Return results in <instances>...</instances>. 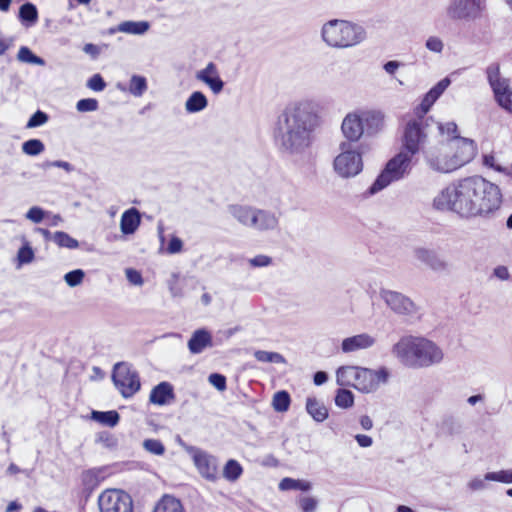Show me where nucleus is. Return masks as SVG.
I'll return each instance as SVG.
<instances>
[{"label": "nucleus", "instance_id": "obj_12", "mask_svg": "<svg viewBox=\"0 0 512 512\" xmlns=\"http://www.w3.org/2000/svg\"><path fill=\"white\" fill-rule=\"evenodd\" d=\"M347 142L340 144L341 153L334 159V169L342 177L357 175L363 167L362 156L359 152L350 150Z\"/></svg>", "mask_w": 512, "mask_h": 512}, {"label": "nucleus", "instance_id": "obj_22", "mask_svg": "<svg viewBox=\"0 0 512 512\" xmlns=\"http://www.w3.org/2000/svg\"><path fill=\"white\" fill-rule=\"evenodd\" d=\"M416 256L421 262L425 263L432 270L441 271L447 268V263L440 259L438 255L433 251L419 248L416 250Z\"/></svg>", "mask_w": 512, "mask_h": 512}, {"label": "nucleus", "instance_id": "obj_33", "mask_svg": "<svg viewBox=\"0 0 512 512\" xmlns=\"http://www.w3.org/2000/svg\"><path fill=\"white\" fill-rule=\"evenodd\" d=\"M149 29V24L145 21L133 22L125 21L119 24L118 30L128 34H143Z\"/></svg>", "mask_w": 512, "mask_h": 512}, {"label": "nucleus", "instance_id": "obj_50", "mask_svg": "<svg viewBox=\"0 0 512 512\" xmlns=\"http://www.w3.org/2000/svg\"><path fill=\"white\" fill-rule=\"evenodd\" d=\"M483 166L493 169L497 172H502L504 168L497 162L494 153L484 154L482 156Z\"/></svg>", "mask_w": 512, "mask_h": 512}, {"label": "nucleus", "instance_id": "obj_32", "mask_svg": "<svg viewBox=\"0 0 512 512\" xmlns=\"http://www.w3.org/2000/svg\"><path fill=\"white\" fill-rule=\"evenodd\" d=\"M92 418L96 420L97 422L104 424L109 427H114L118 424L120 420V416L117 411L111 410V411H93L92 412Z\"/></svg>", "mask_w": 512, "mask_h": 512}, {"label": "nucleus", "instance_id": "obj_29", "mask_svg": "<svg viewBox=\"0 0 512 512\" xmlns=\"http://www.w3.org/2000/svg\"><path fill=\"white\" fill-rule=\"evenodd\" d=\"M281 491L300 490L308 491L311 489L312 484L307 480L293 479L290 477L283 478L279 483Z\"/></svg>", "mask_w": 512, "mask_h": 512}, {"label": "nucleus", "instance_id": "obj_8", "mask_svg": "<svg viewBox=\"0 0 512 512\" xmlns=\"http://www.w3.org/2000/svg\"><path fill=\"white\" fill-rule=\"evenodd\" d=\"M429 118L413 116L402 127L400 149L415 156L422 152L428 141Z\"/></svg>", "mask_w": 512, "mask_h": 512}, {"label": "nucleus", "instance_id": "obj_21", "mask_svg": "<svg viewBox=\"0 0 512 512\" xmlns=\"http://www.w3.org/2000/svg\"><path fill=\"white\" fill-rule=\"evenodd\" d=\"M152 512H187L182 501L170 494H164L155 504Z\"/></svg>", "mask_w": 512, "mask_h": 512}, {"label": "nucleus", "instance_id": "obj_36", "mask_svg": "<svg viewBox=\"0 0 512 512\" xmlns=\"http://www.w3.org/2000/svg\"><path fill=\"white\" fill-rule=\"evenodd\" d=\"M254 358L262 363H285L286 360L283 355L278 352H269L264 350H257L254 352Z\"/></svg>", "mask_w": 512, "mask_h": 512}, {"label": "nucleus", "instance_id": "obj_7", "mask_svg": "<svg viewBox=\"0 0 512 512\" xmlns=\"http://www.w3.org/2000/svg\"><path fill=\"white\" fill-rule=\"evenodd\" d=\"M323 40L332 47L346 48L363 39L361 27L345 20H331L322 28Z\"/></svg>", "mask_w": 512, "mask_h": 512}, {"label": "nucleus", "instance_id": "obj_56", "mask_svg": "<svg viewBox=\"0 0 512 512\" xmlns=\"http://www.w3.org/2000/svg\"><path fill=\"white\" fill-rule=\"evenodd\" d=\"M125 274L130 283H132L134 285H142L143 284V278L139 271H137L133 268H128V269H126Z\"/></svg>", "mask_w": 512, "mask_h": 512}, {"label": "nucleus", "instance_id": "obj_46", "mask_svg": "<svg viewBox=\"0 0 512 512\" xmlns=\"http://www.w3.org/2000/svg\"><path fill=\"white\" fill-rule=\"evenodd\" d=\"M298 505L302 512H314L317 508L318 501L311 496H303L298 499Z\"/></svg>", "mask_w": 512, "mask_h": 512}, {"label": "nucleus", "instance_id": "obj_19", "mask_svg": "<svg viewBox=\"0 0 512 512\" xmlns=\"http://www.w3.org/2000/svg\"><path fill=\"white\" fill-rule=\"evenodd\" d=\"M374 344V338L368 334H358L345 338L342 341L341 348L345 353L354 352L360 349H366Z\"/></svg>", "mask_w": 512, "mask_h": 512}, {"label": "nucleus", "instance_id": "obj_16", "mask_svg": "<svg viewBox=\"0 0 512 512\" xmlns=\"http://www.w3.org/2000/svg\"><path fill=\"white\" fill-rule=\"evenodd\" d=\"M196 79L205 83L214 94L223 90L224 82L220 78L218 68L215 63L209 62L207 66L196 73Z\"/></svg>", "mask_w": 512, "mask_h": 512}, {"label": "nucleus", "instance_id": "obj_58", "mask_svg": "<svg viewBox=\"0 0 512 512\" xmlns=\"http://www.w3.org/2000/svg\"><path fill=\"white\" fill-rule=\"evenodd\" d=\"M426 47L433 52H441L443 49V43L437 37H430L426 42Z\"/></svg>", "mask_w": 512, "mask_h": 512}, {"label": "nucleus", "instance_id": "obj_15", "mask_svg": "<svg viewBox=\"0 0 512 512\" xmlns=\"http://www.w3.org/2000/svg\"><path fill=\"white\" fill-rule=\"evenodd\" d=\"M382 297L387 305L398 314H411L416 309L413 301L401 293L395 291H384Z\"/></svg>", "mask_w": 512, "mask_h": 512}, {"label": "nucleus", "instance_id": "obj_4", "mask_svg": "<svg viewBox=\"0 0 512 512\" xmlns=\"http://www.w3.org/2000/svg\"><path fill=\"white\" fill-rule=\"evenodd\" d=\"M478 154L477 143L469 138L451 139L443 151L427 158L429 166L442 173H450L470 163Z\"/></svg>", "mask_w": 512, "mask_h": 512}, {"label": "nucleus", "instance_id": "obj_20", "mask_svg": "<svg viewBox=\"0 0 512 512\" xmlns=\"http://www.w3.org/2000/svg\"><path fill=\"white\" fill-rule=\"evenodd\" d=\"M140 223L141 215L136 208L132 207L124 211V213L121 216V232L125 235L133 234L138 229Z\"/></svg>", "mask_w": 512, "mask_h": 512}, {"label": "nucleus", "instance_id": "obj_25", "mask_svg": "<svg viewBox=\"0 0 512 512\" xmlns=\"http://www.w3.org/2000/svg\"><path fill=\"white\" fill-rule=\"evenodd\" d=\"M104 477L100 469H88L81 474V484L86 491H93L97 488Z\"/></svg>", "mask_w": 512, "mask_h": 512}, {"label": "nucleus", "instance_id": "obj_47", "mask_svg": "<svg viewBox=\"0 0 512 512\" xmlns=\"http://www.w3.org/2000/svg\"><path fill=\"white\" fill-rule=\"evenodd\" d=\"M84 276V272L81 269H77L65 274L64 279L70 287H75L83 281Z\"/></svg>", "mask_w": 512, "mask_h": 512}, {"label": "nucleus", "instance_id": "obj_57", "mask_svg": "<svg viewBox=\"0 0 512 512\" xmlns=\"http://www.w3.org/2000/svg\"><path fill=\"white\" fill-rule=\"evenodd\" d=\"M26 217L34 223H39L44 218V211L39 207H32L27 212Z\"/></svg>", "mask_w": 512, "mask_h": 512}, {"label": "nucleus", "instance_id": "obj_5", "mask_svg": "<svg viewBox=\"0 0 512 512\" xmlns=\"http://www.w3.org/2000/svg\"><path fill=\"white\" fill-rule=\"evenodd\" d=\"M385 114L378 109H358L348 113L341 124L344 137L357 142L366 134L374 136L384 130Z\"/></svg>", "mask_w": 512, "mask_h": 512}, {"label": "nucleus", "instance_id": "obj_31", "mask_svg": "<svg viewBox=\"0 0 512 512\" xmlns=\"http://www.w3.org/2000/svg\"><path fill=\"white\" fill-rule=\"evenodd\" d=\"M439 98L432 89H430L423 97L421 103L414 109V116L416 117H425L427 112L433 106V104Z\"/></svg>", "mask_w": 512, "mask_h": 512}, {"label": "nucleus", "instance_id": "obj_45", "mask_svg": "<svg viewBox=\"0 0 512 512\" xmlns=\"http://www.w3.org/2000/svg\"><path fill=\"white\" fill-rule=\"evenodd\" d=\"M48 119L49 117L45 112L38 110L29 118L26 128L31 129L42 126L48 121Z\"/></svg>", "mask_w": 512, "mask_h": 512}, {"label": "nucleus", "instance_id": "obj_40", "mask_svg": "<svg viewBox=\"0 0 512 512\" xmlns=\"http://www.w3.org/2000/svg\"><path fill=\"white\" fill-rule=\"evenodd\" d=\"M147 90L145 77L134 75L130 80L129 91L134 96H141Z\"/></svg>", "mask_w": 512, "mask_h": 512}, {"label": "nucleus", "instance_id": "obj_34", "mask_svg": "<svg viewBox=\"0 0 512 512\" xmlns=\"http://www.w3.org/2000/svg\"><path fill=\"white\" fill-rule=\"evenodd\" d=\"M291 403L290 395L287 391L281 390L274 394L272 405L275 411L285 412L289 409Z\"/></svg>", "mask_w": 512, "mask_h": 512}, {"label": "nucleus", "instance_id": "obj_55", "mask_svg": "<svg viewBox=\"0 0 512 512\" xmlns=\"http://www.w3.org/2000/svg\"><path fill=\"white\" fill-rule=\"evenodd\" d=\"M272 263V259L266 255H256L255 257L249 259V264L252 267H266Z\"/></svg>", "mask_w": 512, "mask_h": 512}, {"label": "nucleus", "instance_id": "obj_44", "mask_svg": "<svg viewBox=\"0 0 512 512\" xmlns=\"http://www.w3.org/2000/svg\"><path fill=\"white\" fill-rule=\"evenodd\" d=\"M144 448L154 455H163L165 447L163 443L158 439H146L143 443Z\"/></svg>", "mask_w": 512, "mask_h": 512}, {"label": "nucleus", "instance_id": "obj_39", "mask_svg": "<svg viewBox=\"0 0 512 512\" xmlns=\"http://www.w3.org/2000/svg\"><path fill=\"white\" fill-rule=\"evenodd\" d=\"M494 95L498 104L509 113H512V90L506 86Z\"/></svg>", "mask_w": 512, "mask_h": 512}, {"label": "nucleus", "instance_id": "obj_11", "mask_svg": "<svg viewBox=\"0 0 512 512\" xmlns=\"http://www.w3.org/2000/svg\"><path fill=\"white\" fill-rule=\"evenodd\" d=\"M99 512H134V502L122 489L108 488L98 497Z\"/></svg>", "mask_w": 512, "mask_h": 512}, {"label": "nucleus", "instance_id": "obj_62", "mask_svg": "<svg viewBox=\"0 0 512 512\" xmlns=\"http://www.w3.org/2000/svg\"><path fill=\"white\" fill-rule=\"evenodd\" d=\"M494 275L501 280H507L509 278V272L507 267L498 266L494 269Z\"/></svg>", "mask_w": 512, "mask_h": 512}, {"label": "nucleus", "instance_id": "obj_23", "mask_svg": "<svg viewBox=\"0 0 512 512\" xmlns=\"http://www.w3.org/2000/svg\"><path fill=\"white\" fill-rule=\"evenodd\" d=\"M277 218L272 214L264 210L256 209L252 219V226L258 230H270L277 226Z\"/></svg>", "mask_w": 512, "mask_h": 512}, {"label": "nucleus", "instance_id": "obj_27", "mask_svg": "<svg viewBox=\"0 0 512 512\" xmlns=\"http://www.w3.org/2000/svg\"><path fill=\"white\" fill-rule=\"evenodd\" d=\"M306 410L318 422H322L328 417L326 406L314 397L307 398Z\"/></svg>", "mask_w": 512, "mask_h": 512}, {"label": "nucleus", "instance_id": "obj_18", "mask_svg": "<svg viewBox=\"0 0 512 512\" xmlns=\"http://www.w3.org/2000/svg\"><path fill=\"white\" fill-rule=\"evenodd\" d=\"M213 346L212 335L206 329H198L194 331L188 341V349L192 354H199L206 348Z\"/></svg>", "mask_w": 512, "mask_h": 512}, {"label": "nucleus", "instance_id": "obj_64", "mask_svg": "<svg viewBox=\"0 0 512 512\" xmlns=\"http://www.w3.org/2000/svg\"><path fill=\"white\" fill-rule=\"evenodd\" d=\"M360 425L364 430H370L373 427L372 419L368 415L360 417Z\"/></svg>", "mask_w": 512, "mask_h": 512}, {"label": "nucleus", "instance_id": "obj_43", "mask_svg": "<svg viewBox=\"0 0 512 512\" xmlns=\"http://www.w3.org/2000/svg\"><path fill=\"white\" fill-rule=\"evenodd\" d=\"M18 59L22 62L41 64L43 60L36 56L28 47L22 46L18 51Z\"/></svg>", "mask_w": 512, "mask_h": 512}, {"label": "nucleus", "instance_id": "obj_35", "mask_svg": "<svg viewBox=\"0 0 512 512\" xmlns=\"http://www.w3.org/2000/svg\"><path fill=\"white\" fill-rule=\"evenodd\" d=\"M53 240L59 247L68 249H76L79 247L78 241L64 231H56L53 235Z\"/></svg>", "mask_w": 512, "mask_h": 512}, {"label": "nucleus", "instance_id": "obj_17", "mask_svg": "<svg viewBox=\"0 0 512 512\" xmlns=\"http://www.w3.org/2000/svg\"><path fill=\"white\" fill-rule=\"evenodd\" d=\"M175 400L173 386L169 382H161L154 386L149 395L150 403L158 406H164Z\"/></svg>", "mask_w": 512, "mask_h": 512}, {"label": "nucleus", "instance_id": "obj_54", "mask_svg": "<svg viewBox=\"0 0 512 512\" xmlns=\"http://www.w3.org/2000/svg\"><path fill=\"white\" fill-rule=\"evenodd\" d=\"M183 249V242L177 236H172L167 245L166 251L168 254L180 253Z\"/></svg>", "mask_w": 512, "mask_h": 512}, {"label": "nucleus", "instance_id": "obj_26", "mask_svg": "<svg viewBox=\"0 0 512 512\" xmlns=\"http://www.w3.org/2000/svg\"><path fill=\"white\" fill-rule=\"evenodd\" d=\"M486 73L494 94L508 86L506 80L501 78L499 64L492 63L489 65L487 67Z\"/></svg>", "mask_w": 512, "mask_h": 512}, {"label": "nucleus", "instance_id": "obj_6", "mask_svg": "<svg viewBox=\"0 0 512 512\" xmlns=\"http://www.w3.org/2000/svg\"><path fill=\"white\" fill-rule=\"evenodd\" d=\"M388 378L389 372L384 367L371 370L355 366H342L336 372L338 385L353 387L363 393L375 391L380 384L386 383Z\"/></svg>", "mask_w": 512, "mask_h": 512}, {"label": "nucleus", "instance_id": "obj_28", "mask_svg": "<svg viewBox=\"0 0 512 512\" xmlns=\"http://www.w3.org/2000/svg\"><path fill=\"white\" fill-rule=\"evenodd\" d=\"M208 101L206 96L200 92H193L185 103V108L190 113L199 112L207 107Z\"/></svg>", "mask_w": 512, "mask_h": 512}, {"label": "nucleus", "instance_id": "obj_60", "mask_svg": "<svg viewBox=\"0 0 512 512\" xmlns=\"http://www.w3.org/2000/svg\"><path fill=\"white\" fill-rule=\"evenodd\" d=\"M468 488L472 491H479L485 488L484 480L476 477L468 482Z\"/></svg>", "mask_w": 512, "mask_h": 512}, {"label": "nucleus", "instance_id": "obj_14", "mask_svg": "<svg viewBox=\"0 0 512 512\" xmlns=\"http://www.w3.org/2000/svg\"><path fill=\"white\" fill-rule=\"evenodd\" d=\"M191 458L199 474L208 481L218 479L219 470L216 457L199 448H191Z\"/></svg>", "mask_w": 512, "mask_h": 512}, {"label": "nucleus", "instance_id": "obj_37", "mask_svg": "<svg viewBox=\"0 0 512 512\" xmlns=\"http://www.w3.org/2000/svg\"><path fill=\"white\" fill-rule=\"evenodd\" d=\"M336 406L347 409L354 404V395L350 390L338 389L335 396Z\"/></svg>", "mask_w": 512, "mask_h": 512}, {"label": "nucleus", "instance_id": "obj_53", "mask_svg": "<svg viewBox=\"0 0 512 512\" xmlns=\"http://www.w3.org/2000/svg\"><path fill=\"white\" fill-rule=\"evenodd\" d=\"M87 85L90 89H92L93 91H97V92L104 90L106 87V83L100 74L93 75L88 80Z\"/></svg>", "mask_w": 512, "mask_h": 512}, {"label": "nucleus", "instance_id": "obj_9", "mask_svg": "<svg viewBox=\"0 0 512 512\" xmlns=\"http://www.w3.org/2000/svg\"><path fill=\"white\" fill-rule=\"evenodd\" d=\"M416 162L417 158L415 156H410L409 153L400 149L399 152L387 162L383 171L370 187V193H376L390 183L404 178V176L410 173Z\"/></svg>", "mask_w": 512, "mask_h": 512}, {"label": "nucleus", "instance_id": "obj_13", "mask_svg": "<svg viewBox=\"0 0 512 512\" xmlns=\"http://www.w3.org/2000/svg\"><path fill=\"white\" fill-rule=\"evenodd\" d=\"M485 9L486 0H451L447 16L452 20H470L480 17Z\"/></svg>", "mask_w": 512, "mask_h": 512}, {"label": "nucleus", "instance_id": "obj_52", "mask_svg": "<svg viewBox=\"0 0 512 512\" xmlns=\"http://www.w3.org/2000/svg\"><path fill=\"white\" fill-rule=\"evenodd\" d=\"M209 382L219 391H224L227 388L226 377L219 373H213L209 376Z\"/></svg>", "mask_w": 512, "mask_h": 512}, {"label": "nucleus", "instance_id": "obj_10", "mask_svg": "<svg viewBox=\"0 0 512 512\" xmlns=\"http://www.w3.org/2000/svg\"><path fill=\"white\" fill-rule=\"evenodd\" d=\"M112 380L124 398L134 396L141 388L139 373L126 362L114 365Z\"/></svg>", "mask_w": 512, "mask_h": 512}, {"label": "nucleus", "instance_id": "obj_48", "mask_svg": "<svg viewBox=\"0 0 512 512\" xmlns=\"http://www.w3.org/2000/svg\"><path fill=\"white\" fill-rule=\"evenodd\" d=\"M76 108L79 112H92L97 110L98 101L94 98H85L77 102Z\"/></svg>", "mask_w": 512, "mask_h": 512}, {"label": "nucleus", "instance_id": "obj_24", "mask_svg": "<svg viewBox=\"0 0 512 512\" xmlns=\"http://www.w3.org/2000/svg\"><path fill=\"white\" fill-rule=\"evenodd\" d=\"M229 211L235 219L245 226H252V219L256 209L244 205H230Z\"/></svg>", "mask_w": 512, "mask_h": 512}, {"label": "nucleus", "instance_id": "obj_30", "mask_svg": "<svg viewBox=\"0 0 512 512\" xmlns=\"http://www.w3.org/2000/svg\"><path fill=\"white\" fill-rule=\"evenodd\" d=\"M243 474V467L235 459H229L223 467V477L230 482L237 481Z\"/></svg>", "mask_w": 512, "mask_h": 512}, {"label": "nucleus", "instance_id": "obj_63", "mask_svg": "<svg viewBox=\"0 0 512 512\" xmlns=\"http://www.w3.org/2000/svg\"><path fill=\"white\" fill-rule=\"evenodd\" d=\"M328 379V375L326 372L324 371H318L314 374V383L315 385L319 386V385H322L324 384Z\"/></svg>", "mask_w": 512, "mask_h": 512}, {"label": "nucleus", "instance_id": "obj_41", "mask_svg": "<svg viewBox=\"0 0 512 512\" xmlns=\"http://www.w3.org/2000/svg\"><path fill=\"white\" fill-rule=\"evenodd\" d=\"M484 479L488 480V481L512 483V470H501L498 472H488L485 474Z\"/></svg>", "mask_w": 512, "mask_h": 512}, {"label": "nucleus", "instance_id": "obj_49", "mask_svg": "<svg viewBox=\"0 0 512 512\" xmlns=\"http://www.w3.org/2000/svg\"><path fill=\"white\" fill-rule=\"evenodd\" d=\"M17 258L20 264L30 263L34 259V251L28 244L23 245L18 250Z\"/></svg>", "mask_w": 512, "mask_h": 512}, {"label": "nucleus", "instance_id": "obj_42", "mask_svg": "<svg viewBox=\"0 0 512 512\" xmlns=\"http://www.w3.org/2000/svg\"><path fill=\"white\" fill-rule=\"evenodd\" d=\"M19 16L22 20L34 22L37 20L38 12L35 5L25 3L20 7Z\"/></svg>", "mask_w": 512, "mask_h": 512}, {"label": "nucleus", "instance_id": "obj_2", "mask_svg": "<svg viewBox=\"0 0 512 512\" xmlns=\"http://www.w3.org/2000/svg\"><path fill=\"white\" fill-rule=\"evenodd\" d=\"M287 128L283 145L289 149L306 147L310 144V134L318 125V116L310 102H300L288 106L283 113Z\"/></svg>", "mask_w": 512, "mask_h": 512}, {"label": "nucleus", "instance_id": "obj_51", "mask_svg": "<svg viewBox=\"0 0 512 512\" xmlns=\"http://www.w3.org/2000/svg\"><path fill=\"white\" fill-rule=\"evenodd\" d=\"M439 131L442 135L451 137L452 139L461 138L457 135L458 127L454 122H448L438 125Z\"/></svg>", "mask_w": 512, "mask_h": 512}, {"label": "nucleus", "instance_id": "obj_1", "mask_svg": "<svg viewBox=\"0 0 512 512\" xmlns=\"http://www.w3.org/2000/svg\"><path fill=\"white\" fill-rule=\"evenodd\" d=\"M500 187L481 175L452 182L433 201L438 210H449L465 218H490L501 207Z\"/></svg>", "mask_w": 512, "mask_h": 512}, {"label": "nucleus", "instance_id": "obj_59", "mask_svg": "<svg viewBox=\"0 0 512 512\" xmlns=\"http://www.w3.org/2000/svg\"><path fill=\"white\" fill-rule=\"evenodd\" d=\"M450 84V80L448 78H444L440 80L434 87L431 89L436 92V95L439 97L442 95V93L447 89V87Z\"/></svg>", "mask_w": 512, "mask_h": 512}, {"label": "nucleus", "instance_id": "obj_38", "mask_svg": "<svg viewBox=\"0 0 512 512\" xmlns=\"http://www.w3.org/2000/svg\"><path fill=\"white\" fill-rule=\"evenodd\" d=\"M45 150L44 143L39 139H29L22 144V151L29 156H36Z\"/></svg>", "mask_w": 512, "mask_h": 512}, {"label": "nucleus", "instance_id": "obj_61", "mask_svg": "<svg viewBox=\"0 0 512 512\" xmlns=\"http://www.w3.org/2000/svg\"><path fill=\"white\" fill-rule=\"evenodd\" d=\"M355 439L357 441V443L359 444V446L361 447H370L373 443L372 441V438L368 435H364V434H358L355 436Z\"/></svg>", "mask_w": 512, "mask_h": 512}, {"label": "nucleus", "instance_id": "obj_3", "mask_svg": "<svg viewBox=\"0 0 512 512\" xmlns=\"http://www.w3.org/2000/svg\"><path fill=\"white\" fill-rule=\"evenodd\" d=\"M392 353L402 364L413 368L429 367L443 359L442 350L433 341L412 335L401 337Z\"/></svg>", "mask_w": 512, "mask_h": 512}]
</instances>
